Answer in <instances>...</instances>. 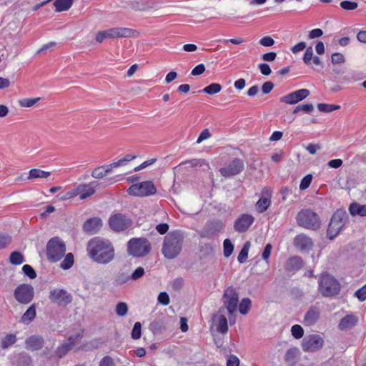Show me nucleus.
I'll return each instance as SVG.
<instances>
[{
  "mask_svg": "<svg viewBox=\"0 0 366 366\" xmlns=\"http://www.w3.org/2000/svg\"><path fill=\"white\" fill-rule=\"evenodd\" d=\"M314 110V107L312 104H299L297 106L294 110L293 114H297L300 112H302L307 114H311Z\"/></svg>",
  "mask_w": 366,
  "mask_h": 366,
  "instance_id": "obj_38",
  "label": "nucleus"
},
{
  "mask_svg": "<svg viewBox=\"0 0 366 366\" xmlns=\"http://www.w3.org/2000/svg\"><path fill=\"white\" fill-rule=\"evenodd\" d=\"M36 317V309L34 305H31L23 315L21 320L23 322H30Z\"/></svg>",
  "mask_w": 366,
  "mask_h": 366,
  "instance_id": "obj_40",
  "label": "nucleus"
},
{
  "mask_svg": "<svg viewBox=\"0 0 366 366\" xmlns=\"http://www.w3.org/2000/svg\"><path fill=\"white\" fill-rule=\"evenodd\" d=\"M348 219L347 214L345 212L337 210L332 215L327 228V237L330 239H333L340 232Z\"/></svg>",
  "mask_w": 366,
  "mask_h": 366,
  "instance_id": "obj_7",
  "label": "nucleus"
},
{
  "mask_svg": "<svg viewBox=\"0 0 366 366\" xmlns=\"http://www.w3.org/2000/svg\"><path fill=\"white\" fill-rule=\"evenodd\" d=\"M104 172V167L101 166L95 168L92 172V177L95 179H102L106 176Z\"/></svg>",
  "mask_w": 366,
  "mask_h": 366,
  "instance_id": "obj_52",
  "label": "nucleus"
},
{
  "mask_svg": "<svg viewBox=\"0 0 366 366\" xmlns=\"http://www.w3.org/2000/svg\"><path fill=\"white\" fill-rule=\"evenodd\" d=\"M112 39L122 38H137L139 32L128 27H112Z\"/></svg>",
  "mask_w": 366,
  "mask_h": 366,
  "instance_id": "obj_16",
  "label": "nucleus"
},
{
  "mask_svg": "<svg viewBox=\"0 0 366 366\" xmlns=\"http://www.w3.org/2000/svg\"><path fill=\"white\" fill-rule=\"evenodd\" d=\"M16 341V335L13 334L7 335L4 339L1 340V347L3 349H6L11 345H14Z\"/></svg>",
  "mask_w": 366,
  "mask_h": 366,
  "instance_id": "obj_43",
  "label": "nucleus"
},
{
  "mask_svg": "<svg viewBox=\"0 0 366 366\" xmlns=\"http://www.w3.org/2000/svg\"><path fill=\"white\" fill-rule=\"evenodd\" d=\"M340 6L345 10H354L357 8V3L355 1H343L340 3Z\"/></svg>",
  "mask_w": 366,
  "mask_h": 366,
  "instance_id": "obj_55",
  "label": "nucleus"
},
{
  "mask_svg": "<svg viewBox=\"0 0 366 366\" xmlns=\"http://www.w3.org/2000/svg\"><path fill=\"white\" fill-rule=\"evenodd\" d=\"M234 249V246L229 239L224 241V255L226 257H229Z\"/></svg>",
  "mask_w": 366,
  "mask_h": 366,
  "instance_id": "obj_48",
  "label": "nucleus"
},
{
  "mask_svg": "<svg viewBox=\"0 0 366 366\" xmlns=\"http://www.w3.org/2000/svg\"><path fill=\"white\" fill-rule=\"evenodd\" d=\"M99 366H115V364L112 357L106 356L100 361Z\"/></svg>",
  "mask_w": 366,
  "mask_h": 366,
  "instance_id": "obj_64",
  "label": "nucleus"
},
{
  "mask_svg": "<svg viewBox=\"0 0 366 366\" xmlns=\"http://www.w3.org/2000/svg\"><path fill=\"white\" fill-rule=\"evenodd\" d=\"M211 137V133L208 129H204L197 138V143L200 144L204 140L208 139Z\"/></svg>",
  "mask_w": 366,
  "mask_h": 366,
  "instance_id": "obj_59",
  "label": "nucleus"
},
{
  "mask_svg": "<svg viewBox=\"0 0 366 366\" xmlns=\"http://www.w3.org/2000/svg\"><path fill=\"white\" fill-rule=\"evenodd\" d=\"M224 305L228 311L229 315H232L237 309L239 296L236 290L232 287H227L222 297Z\"/></svg>",
  "mask_w": 366,
  "mask_h": 366,
  "instance_id": "obj_10",
  "label": "nucleus"
},
{
  "mask_svg": "<svg viewBox=\"0 0 366 366\" xmlns=\"http://www.w3.org/2000/svg\"><path fill=\"white\" fill-rule=\"evenodd\" d=\"M331 61L334 64H343L345 61V58L341 53H334L331 56Z\"/></svg>",
  "mask_w": 366,
  "mask_h": 366,
  "instance_id": "obj_51",
  "label": "nucleus"
},
{
  "mask_svg": "<svg viewBox=\"0 0 366 366\" xmlns=\"http://www.w3.org/2000/svg\"><path fill=\"white\" fill-rule=\"evenodd\" d=\"M357 322V319L353 315H347L343 317L338 327L340 330H347L352 328Z\"/></svg>",
  "mask_w": 366,
  "mask_h": 366,
  "instance_id": "obj_26",
  "label": "nucleus"
},
{
  "mask_svg": "<svg viewBox=\"0 0 366 366\" xmlns=\"http://www.w3.org/2000/svg\"><path fill=\"white\" fill-rule=\"evenodd\" d=\"M89 257L94 262L107 264L114 259L115 249L110 240L100 237L91 239L86 244Z\"/></svg>",
  "mask_w": 366,
  "mask_h": 366,
  "instance_id": "obj_1",
  "label": "nucleus"
},
{
  "mask_svg": "<svg viewBox=\"0 0 366 366\" xmlns=\"http://www.w3.org/2000/svg\"><path fill=\"white\" fill-rule=\"evenodd\" d=\"M253 222L254 217L252 215L242 214L235 221L234 228L238 232H244Z\"/></svg>",
  "mask_w": 366,
  "mask_h": 366,
  "instance_id": "obj_19",
  "label": "nucleus"
},
{
  "mask_svg": "<svg viewBox=\"0 0 366 366\" xmlns=\"http://www.w3.org/2000/svg\"><path fill=\"white\" fill-rule=\"evenodd\" d=\"M291 332L292 336L296 339H300L304 335V330L299 325H293L291 328Z\"/></svg>",
  "mask_w": 366,
  "mask_h": 366,
  "instance_id": "obj_45",
  "label": "nucleus"
},
{
  "mask_svg": "<svg viewBox=\"0 0 366 366\" xmlns=\"http://www.w3.org/2000/svg\"><path fill=\"white\" fill-rule=\"evenodd\" d=\"M310 95V91L307 89H301L291 92L280 98V102L288 104H295L305 99Z\"/></svg>",
  "mask_w": 366,
  "mask_h": 366,
  "instance_id": "obj_15",
  "label": "nucleus"
},
{
  "mask_svg": "<svg viewBox=\"0 0 366 366\" xmlns=\"http://www.w3.org/2000/svg\"><path fill=\"white\" fill-rule=\"evenodd\" d=\"M51 175L50 172L41 170L40 169H31L29 172L27 177L28 180H32L34 179L41 178L46 179Z\"/></svg>",
  "mask_w": 366,
  "mask_h": 366,
  "instance_id": "obj_28",
  "label": "nucleus"
},
{
  "mask_svg": "<svg viewBox=\"0 0 366 366\" xmlns=\"http://www.w3.org/2000/svg\"><path fill=\"white\" fill-rule=\"evenodd\" d=\"M205 71V66L203 64H198L196 66L191 72L193 76H198L203 74Z\"/></svg>",
  "mask_w": 366,
  "mask_h": 366,
  "instance_id": "obj_63",
  "label": "nucleus"
},
{
  "mask_svg": "<svg viewBox=\"0 0 366 366\" xmlns=\"http://www.w3.org/2000/svg\"><path fill=\"white\" fill-rule=\"evenodd\" d=\"M144 274V269L142 267H137L130 276L132 280H137Z\"/></svg>",
  "mask_w": 366,
  "mask_h": 366,
  "instance_id": "obj_57",
  "label": "nucleus"
},
{
  "mask_svg": "<svg viewBox=\"0 0 366 366\" xmlns=\"http://www.w3.org/2000/svg\"><path fill=\"white\" fill-rule=\"evenodd\" d=\"M252 302L249 298H243L239 305V311L242 315H247L251 307Z\"/></svg>",
  "mask_w": 366,
  "mask_h": 366,
  "instance_id": "obj_34",
  "label": "nucleus"
},
{
  "mask_svg": "<svg viewBox=\"0 0 366 366\" xmlns=\"http://www.w3.org/2000/svg\"><path fill=\"white\" fill-rule=\"evenodd\" d=\"M22 271L25 274V275L28 276L30 279H34L36 277V272L29 264H24L22 267Z\"/></svg>",
  "mask_w": 366,
  "mask_h": 366,
  "instance_id": "obj_53",
  "label": "nucleus"
},
{
  "mask_svg": "<svg viewBox=\"0 0 366 366\" xmlns=\"http://www.w3.org/2000/svg\"><path fill=\"white\" fill-rule=\"evenodd\" d=\"M158 302L163 305H168L169 304V297L165 292H160L158 295Z\"/></svg>",
  "mask_w": 366,
  "mask_h": 366,
  "instance_id": "obj_58",
  "label": "nucleus"
},
{
  "mask_svg": "<svg viewBox=\"0 0 366 366\" xmlns=\"http://www.w3.org/2000/svg\"><path fill=\"white\" fill-rule=\"evenodd\" d=\"M74 262V255L71 253L66 254L65 258L61 262L60 267L63 269H68L71 268Z\"/></svg>",
  "mask_w": 366,
  "mask_h": 366,
  "instance_id": "obj_41",
  "label": "nucleus"
},
{
  "mask_svg": "<svg viewBox=\"0 0 366 366\" xmlns=\"http://www.w3.org/2000/svg\"><path fill=\"white\" fill-rule=\"evenodd\" d=\"M164 329V323L162 320H154L150 325H149V330L154 333V334H158L161 333L162 330Z\"/></svg>",
  "mask_w": 366,
  "mask_h": 366,
  "instance_id": "obj_39",
  "label": "nucleus"
},
{
  "mask_svg": "<svg viewBox=\"0 0 366 366\" xmlns=\"http://www.w3.org/2000/svg\"><path fill=\"white\" fill-rule=\"evenodd\" d=\"M116 313L119 317H124L127 314L128 307L125 302H119L115 309Z\"/></svg>",
  "mask_w": 366,
  "mask_h": 366,
  "instance_id": "obj_44",
  "label": "nucleus"
},
{
  "mask_svg": "<svg viewBox=\"0 0 366 366\" xmlns=\"http://www.w3.org/2000/svg\"><path fill=\"white\" fill-rule=\"evenodd\" d=\"M157 189L151 181H145L139 184L131 185L127 193L132 196L137 197H148L156 194Z\"/></svg>",
  "mask_w": 366,
  "mask_h": 366,
  "instance_id": "obj_8",
  "label": "nucleus"
},
{
  "mask_svg": "<svg viewBox=\"0 0 366 366\" xmlns=\"http://www.w3.org/2000/svg\"><path fill=\"white\" fill-rule=\"evenodd\" d=\"M215 325L217 327V331L225 334L228 331L227 320L223 315H217L214 318Z\"/></svg>",
  "mask_w": 366,
  "mask_h": 366,
  "instance_id": "obj_25",
  "label": "nucleus"
},
{
  "mask_svg": "<svg viewBox=\"0 0 366 366\" xmlns=\"http://www.w3.org/2000/svg\"><path fill=\"white\" fill-rule=\"evenodd\" d=\"M272 192L267 187L262 189L259 200L256 203V208L259 213L265 212L271 204Z\"/></svg>",
  "mask_w": 366,
  "mask_h": 366,
  "instance_id": "obj_17",
  "label": "nucleus"
},
{
  "mask_svg": "<svg viewBox=\"0 0 366 366\" xmlns=\"http://www.w3.org/2000/svg\"><path fill=\"white\" fill-rule=\"evenodd\" d=\"M142 335V325L139 322H137L132 331V338L134 340H138L141 337Z\"/></svg>",
  "mask_w": 366,
  "mask_h": 366,
  "instance_id": "obj_46",
  "label": "nucleus"
},
{
  "mask_svg": "<svg viewBox=\"0 0 366 366\" xmlns=\"http://www.w3.org/2000/svg\"><path fill=\"white\" fill-rule=\"evenodd\" d=\"M259 43L266 47L272 46L274 44V40L269 36H266L260 39Z\"/></svg>",
  "mask_w": 366,
  "mask_h": 366,
  "instance_id": "obj_56",
  "label": "nucleus"
},
{
  "mask_svg": "<svg viewBox=\"0 0 366 366\" xmlns=\"http://www.w3.org/2000/svg\"><path fill=\"white\" fill-rule=\"evenodd\" d=\"M65 252L66 244L59 237H53L47 242L46 254L49 262L59 261L65 255Z\"/></svg>",
  "mask_w": 366,
  "mask_h": 366,
  "instance_id": "obj_3",
  "label": "nucleus"
},
{
  "mask_svg": "<svg viewBox=\"0 0 366 366\" xmlns=\"http://www.w3.org/2000/svg\"><path fill=\"white\" fill-rule=\"evenodd\" d=\"M80 337V335H76L75 336H71L66 342L62 344L56 350V355L59 357H62L65 355L75 345V342Z\"/></svg>",
  "mask_w": 366,
  "mask_h": 366,
  "instance_id": "obj_23",
  "label": "nucleus"
},
{
  "mask_svg": "<svg viewBox=\"0 0 366 366\" xmlns=\"http://www.w3.org/2000/svg\"><path fill=\"white\" fill-rule=\"evenodd\" d=\"M189 164L192 167H202L205 164V160L202 159H193L182 162L179 165Z\"/></svg>",
  "mask_w": 366,
  "mask_h": 366,
  "instance_id": "obj_49",
  "label": "nucleus"
},
{
  "mask_svg": "<svg viewBox=\"0 0 366 366\" xmlns=\"http://www.w3.org/2000/svg\"><path fill=\"white\" fill-rule=\"evenodd\" d=\"M320 316V310L317 307H311L305 315L304 322L307 326L313 325L317 322Z\"/></svg>",
  "mask_w": 366,
  "mask_h": 366,
  "instance_id": "obj_24",
  "label": "nucleus"
},
{
  "mask_svg": "<svg viewBox=\"0 0 366 366\" xmlns=\"http://www.w3.org/2000/svg\"><path fill=\"white\" fill-rule=\"evenodd\" d=\"M314 54H313V49H312V46H309L306 49V51L304 54V56H303V61L305 62V64L307 65H310L311 64V61L313 59V57H314Z\"/></svg>",
  "mask_w": 366,
  "mask_h": 366,
  "instance_id": "obj_47",
  "label": "nucleus"
},
{
  "mask_svg": "<svg viewBox=\"0 0 366 366\" xmlns=\"http://www.w3.org/2000/svg\"><path fill=\"white\" fill-rule=\"evenodd\" d=\"M184 237L179 231L168 234L164 239L162 254L167 259L175 258L181 252Z\"/></svg>",
  "mask_w": 366,
  "mask_h": 366,
  "instance_id": "obj_2",
  "label": "nucleus"
},
{
  "mask_svg": "<svg viewBox=\"0 0 366 366\" xmlns=\"http://www.w3.org/2000/svg\"><path fill=\"white\" fill-rule=\"evenodd\" d=\"M151 250L149 242L144 238H132L127 243V252L135 257L146 256Z\"/></svg>",
  "mask_w": 366,
  "mask_h": 366,
  "instance_id": "obj_6",
  "label": "nucleus"
},
{
  "mask_svg": "<svg viewBox=\"0 0 366 366\" xmlns=\"http://www.w3.org/2000/svg\"><path fill=\"white\" fill-rule=\"evenodd\" d=\"M349 211L352 216H366V204H360L357 202L352 203L349 207Z\"/></svg>",
  "mask_w": 366,
  "mask_h": 366,
  "instance_id": "obj_27",
  "label": "nucleus"
},
{
  "mask_svg": "<svg viewBox=\"0 0 366 366\" xmlns=\"http://www.w3.org/2000/svg\"><path fill=\"white\" fill-rule=\"evenodd\" d=\"M222 86L218 83H212L209 86L204 87L202 92L210 95L216 94L222 90Z\"/></svg>",
  "mask_w": 366,
  "mask_h": 366,
  "instance_id": "obj_36",
  "label": "nucleus"
},
{
  "mask_svg": "<svg viewBox=\"0 0 366 366\" xmlns=\"http://www.w3.org/2000/svg\"><path fill=\"white\" fill-rule=\"evenodd\" d=\"M49 298L50 301L58 306H66L72 302V296L66 290L55 288L49 292Z\"/></svg>",
  "mask_w": 366,
  "mask_h": 366,
  "instance_id": "obj_11",
  "label": "nucleus"
},
{
  "mask_svg": "<svg viewBox=\"0 0 366 366\" xmlns=\"http://www.w3.org/2000/svg\"><path fill=\"white\" fill-rule=\"evenodd\" d=\"M224 228L223 223L220 221L213 222L208 225V233L214 234L220 232Z\"/></svg>",
  "mask_w": 366,
  "mask_h": 366,
  "instance_id": "obj_35",
  "label": "nucleus"
},
{
  "mask_svg": "<svg viewBox=\"0 0 366 366\" xmlns=\"http://www.w3.org/2000/svg\"><path fill=\"white\" fill-rule=\"evenodd\" d=\"M355 296L360 300H366V284L355 292Z\"/></svg>",
  "mask_w": 366,
  "mask_h": 366,
  "instance_id": "obj_61",
  "label": "nucleus"
},
{
  "mask_svg": "<svg viewBox=\"0 0 366 366\" xmlns=\"http://www.w3.org/2000/svg\"><path fill=\"white\" fill-rule=\"evenodd\" d=\"M73 0H56L54 2L56 11L61 12L67 11L72 5Z\"/></svg>",
  "mask_w": 366,
  "mask_h": 366,
  "instance_id": "obj_31",
  "label": "nucleus"
},
{
  "mask_svg": "<svg viewBox=\"0 0 366 366\" xmlns=\"http://www.w3.org/2000/svg\"><path fill=\"white\" fill-rule=\"evenodd\" d=\"M324 342V338L319 335H307L302 341V348L306 352H314L322 349Z\"/></svg>",
  "mask_w": 366,
  "mask_h": 366,
  "instance_id": "obj_9",
  "label": "nucleus"
},
{
  "mask_svg": "<svg viewBox=\"0 0 366 366\" xmlns=\"http://www.w3.org/2000/svg\"><path fill=\"white\" fill-rule=\"evenodd\" d=\"M105 39H112L111 29L98 31L95 36V40L98 43H102Z\"/></svg>",
  "mask_w": 366,
  "mask_h": 366,
  "instance_id": "obj_32",
  "label": "nucleus"
},
{
  "mask_svg": "<svg viewBox=\"0 0 366 366\" xmlns=\"http://www.w3.org/2000/svg\"><path fill=\"white\" fill-rule=\"evenodd\" d=\"M323 35V31L320 29H314L311 30L308 34V39H314L319 38Z\"/></svg>",
  "mask_w": 366,
  "mask_h": 366,
  "instance_id": "obj_60",
  "label": "nucleus"
},
{
  "mask_svg": "<svg viewBox=\"0 0 366 366\" xmlns=\"http://www.w3.org/2000/svg\"><path fill=\"white\" fill-rule=\"evenodd\" d=\"M258 67H259V69L260 70V72L263 75L268 76L272 72V70H271L269 66L267 64H266V63L259 64L258 65Z\"/></svg>",
  "mask_w": 366,
  "mask_h": 366,
  "instance_id": "obj_62",
  "label": "nucleus"
},
{
  "mask_svg": "<svg viewBox=\"0 0 366 366\" xmlns=\"http://www.w3.org/2000/svg\"><path fill=\"white\" fill-rule=\"evenodd\" d=\"M102 227V221L99 217L88 219L83 224V230L88 234H95Z\"/></svg>",
  "mask_w": 366,
  "mask_h": 366,
  "instance_id": "obj_21",
  "label": "nucleus"
},
{
  "mask_svg": "<svg viewBox=\"0 0 366 366\" xmlns=\"http://www.w3.org/2000/svg\"><path fill=\"white\" fill-rule=\"evenodd\" d=\"M298 354L299 350L297 347L287 350L285 355V362L290 365H294Z\"/></svg>",
  "mask_w": 366,
  "mask_h": 366,
  "instance_id": "obj_30",
  "label": "nucleus"
},
{
  "mask_svg": "<svg viewBox=\"0 0 366 366\" xmlns=\"http://www.w3.org/2000/svg\"><path fill=\"white\" fill-rule=\"evenodd\" d=\"M111 229L116 232L124 231L132 225V221L122 214H115L109 220Z\"/></svg>",
  "mask_w": 366,
  "mask_h": 366,
  "instance_id": "obj_14",
  "label": "nucleus"
},
{
  "mask_svg": "<svg viewBox=\"0 0 366 366\" xmlns=\"http://www.w3.org/2000/svg\"><path fill=\"white\" fill-rule=\"evenodd\" d=\"M15 299L21 304L29 303L34 295V290L31 285L22 284L18 286L14 290Z\"/></svg>",
  "mask_w": 366,
  "mask_h": 366,
  "instance_id": "obj_12",
  "label": "nucleus"
},
{
  "mask_svg": "<svg viewBox=\"0 0 366 366\" xmlns=\"http://www.w3.org/2000/svg\"><path fill=\"white\" fill-rule=\"evenodd\" d=\"M244 164L242 159H233L228 164L219 169L221 175L224 177H230L239 174L244 170Z\"/></svg>",
  "mask_w": 366,
  "mask_h": 366,
  "instance_id": "obj_13",
  "label": "nucleus"
},
{
  "mask_svg": "<svg viewBox=\"0 0 366 366\" xmlns=\"http://www.w3.org/2000/svg\"><path fill=\"white\" fill-rule=\"evenodd\" d=\"M9 261L11 264L14 265H19L24 262V258L21 252L18 251H14L11 253L9 257Z\"/></svg>",
  "mask_w": 366,
  "mask_h": 366,
  "instance_id": "obj_33",
  "label": "nucleus"
},
{
  "mask_svg": "<svg viewBox=\"0 0 366 366\" xmlns=\"http://www.w3.org/2000/svg\"><path fill=\"white\" fill-rule=\"evenodd\" d=\"M303 267V261L300 257H292L287 262L286 268L287 270H295Z\"/></svg>",
  "mask_w": 366,
  "mask_h": 366,
  "instance_id": "obj_29",
  "label": "nucleus"
},
{
  "mask_svg": "<svg viewBox=\"0 0 366 366\" xmlns=\"http://www.w3.org/2000/svg\"><path fill=\"white\" fill-rule=\"evenodd\" d=\"M294 246L301 251H310L313 247L312 239L305 234H300L294 238Z\"/></svg>",
  "mask_w": 366,
  "mask_h": 366,
  "instance_id": "obj_18",
  "label": "nucleus"
},
{
  "mask_svg": "<svg viewBox=\"0 0 366 366\" xmlns=\"http://www.w3.org/2000/svg\"><path fill=\"white\" fill-rule=\"evenodd\" d=\"M44 344V340L41 336L32 335L26 340L25 347L28 350L36 351L41 350Z\"/></svg>",
  "mask_w": 366,
  "mask_h": 366,
  "instance_id": "obj_22",
  "label": "nucleus"
},
{
  "mask_svg": "<svg viewBox=\"0 0 366 366\" xmlns=\"http://www.w3.org/2000/svg\"><path fill=\"white\" fill-rule=\"evenodd\" d=\"M317 107L322 112H331L340 108V105L328 104L325 103H320Z\"/></svg>",
  "mask_w": 366,
  "mask_h": 366,
  "instance_id": "obj_42",
  "label": "nucleus"
},
{
  "mask_svg": "<svg viewBox=\"0 0 366 366\" xmlns=\"http://www.w3.org/2000/svg\"><path fill=\"white\" fill-rule=\"evenodd\" d=\"M297 223L299 226L308 229L316 230L320 227L318 215L311 209L301 210L297 215Z\"/></svg>",
  "mask_w": 366,
  "mask_h": 366,
  "instance_id": "obj_5",
  "label": "nucleus"
},
{
  "mask_svg": "<svg viewBox=\"0 0 366 366\" xmlns=\"http://www.w3.org/2000/svg\"><path fill=\"white\" fill-rule=\"evenodd\" d=\"M312 177L311 174L306 175L302 178L300 184V189L301 190H305L309 187L312 182Z\"/></svg>",
  "mask_w": 366,
  "mask_h": 366,
  "instance_id": "obj_54",
  "label": "nucleus"
},
{
  "mask_svg": "<svg viewBox=\"0 0 366 366\" xmlns=\"http://www.w3.org/2000/svg\"><path fill=\"white\" fill-rule=\"evenodd\" d=\"M11 242V237L8 234H0V249L6 248Z\"/></svg>",
  "mask_w": 366,
  "mask_h": 366,
  "instance_id": "obj_50",
  "label": "nucleus"
},
{
  "mask_svg": "<svg viewBox=\"0 0 366 366\" xmlns=\"http://www.w3.org/2000/svg\"><path fill=\"white\" fill-rule=\"evenodd\" d=\"M99 185L97 182H92L89 184H80L77 186L80 199L83 200L91 197L95 193L96 187Z\"/></svg>",
  "mask_w": 366,
  "mask_h": 366,
  "instance_id": "obj_20",
  "label": "nucleus"
},
{
  "mask_svg": "<svg viewBox=\"0 0 366 366\" xmlns=\"http://www.w3.org/2000/svg\"><path fill=\"white\" fill-rule=\"evenodd\" d=\"M340 290L339 282L329 274H322L319 280V291L323 297L337 295Z\"/></svg>",
  "mask_w": 366,
  "mask_h": 366,
  "instance_id": "obj_4",
  "label": "nucleus"
},
{
  "mask_svg": "<svg viewBox=\"0 0 366 366\" xmlns=\"http://www.w3.org/2000/svg\"><path fill=\"white\" fill-rule=\"evenodd\" d=\"M40 97L24 98L19 100V104L21 107H31L40 101Z\"/></svg>",
  "mask_w": 366,
  "mask_h": 366,
  "instance_id": "obj_37",
  "label": "nucleus"
}]
</instances>
